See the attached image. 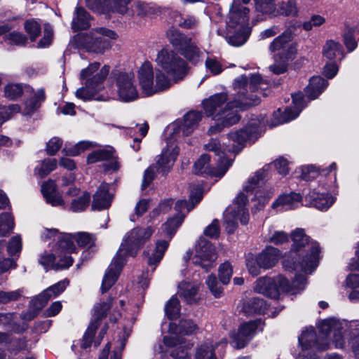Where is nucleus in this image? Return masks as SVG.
<instances>
[{
	"label": "nucleus",
	"mask_w": 359,
	"mask_h": 359,
	"mask_svg": "<svg viewBox=\"0 0 359 359\" xmlns=\"http://www.w3.org/2000/svg\"><path fill=\"white\" fill-rule=\"evenodd\" d=\"M263 82L259 74H251L250 77L242 75L235 79L233 88L236 93L232 101L227 102L228 96L225 93H217L203 100V107L208 116H211L215 121L208 130L209 135L221 132L224 128L237 123L241 116L238 108L245 106L256 105L257 99H254L250 93L257 90Z\"/></svg>",
	"instance_id": "f257e3e1"
},
{
	"label": "nucleus",
	"mask_w": 359,
	"mask_h": 359,
	"mask_svg": "<svg viewBox=\"0 0 359 359\" xmlns=\"http://www.w3.org/2000/svg\"><path fill=\"white\" fill-rule=\"evenodd\" d=\"M255 11L270 18L277 17V4L275 0H253Z\"/></svg>",
	"instance_id": "e433bc0d"
},
{
	"label": "nucleus",
	"mask_w": 359,
	"mask_h": 359,
	"mask_svg": "<svg viewBox=\"0 0 359 359\" xmlns=\"http://www.w3.org/2000/svg\"><path fill=\"white\" fill-rule=\"evenodd\" d=\"M206 283L215 297H219L222 293V288L219 285L217 278L215 276L210 275L208 277Z\"/></svg>",
	"instance_id": "e2e57ef3"
},
{
	"label": "nucleus",
	"mask_w": 359,
	"mask_h": 359,
	"mask_svg": "<svg viewBox=\"0 0 359 359\" xmlns=\"http://www.w3.org/2000/svg\"><path fill=\"white\" fill-rule=\"evenodd\" d=\"M323 54L325 57L333 61L338 55H343V50L341 44L333 40L327 41L323 46Z\"/></svg>",
	"instance_id": "ea45409f"
},
{
	"label": "nucleus",
	"mask_w": 359,
	"mask_h": 359,
	"mask_svg": "<svg viewBox=\"0 0 359 359\" xmlns=\"http://www.w3.org/2000/svg\"><path fill=\"white\" fill-rule=\"evenodd\" d=\"M266 177V170L263 168L255 172V176L249 178L243 191L236 197L233 208H228L224 212V221L227 224V231L231 233L236 227V220L239 219L243 224H246L249 220L248 210L245 205L248 197L255 194L257 196L259 185Z\"/></svg>",
	"instance_id": "20e7f679"
},
{
	"label": "nucleus",
	"mask_w": 359,
	"mask_h": 359,
	"mask_svg": "<svg viewBox=\"0 0 359 359\" xmlns=\"http://www.w3.org/2000/svg\"><path fill=\"white\" fill-rule=\"evenodd\" d=\"M97 327L98 325L97 320H94L90 323L86 332L83 335V337L81 343V347L82 348H87L91 345L93 336L95 333Z\"/></svg>",
	"instance_id": "3c124183"
},
{
	"label": "nucleus",
	"mask_w": 359,
	"mask_h": 359,
	"mask_svg": "<svg viewBox=\"0 0 359 359\" xmlns=\"http://www.w3.org/2000/svg\"><path fill=\"white\" fill-rule=\"evenodd\" d=\"M296 27H287L280 35L275 38L269 45L271 52H276L287 48L293 39L294 30Z\"/></svg>",
	"instance_id": "2f4dec72"
},
{
	"label": "nucleus",
	"mask_w": 359,
	"mask_h": 359,
	"mask_svg": "<svg viewBox=\"0 0 359 359\" xmlns=\"http://www.w3.org/2000/svg\"><path fill=\"white\" fill-rule=\"evenodd\" d=\"M57 161L55 158H46L40 162L34 169L35 174L40 177H44L57 167Z\"/></svg>",
	"instance_id": "a19ab883"
},
{
	"label": "nucleus",
	"mask_w": 359,
	"mask_h": 359,
	"mask_svg": "<svg viewBox=\"0 0 359 359\" xmlns=\"http://www.w3.org/2000/svg\"><path fill=\"white\" fill-rule=\"evenodd\" d=\"M139 84L144 96H151L168 89L171 86L170 80L163 72H156L155 82L152 65L149 62H144L137 72Z\"/></svg>",
	"instance_id": "ddd939ff"
},
{
	"label": "nucleus",
	"mask_w": 359,
	"mask_h": 359,
	"mask_svg": "<svg viewBox=\"0 0 359 359\" xmlns=\"http://www.w3.org/2000/svg\"><path fill=\"white\" fill-rule=\"evenodd\" d=\"M112 75L116 81L117 94L123 102H132L138 98L139 93L133 72L114 71Z\"/></svg>",
	"instance_id": "dca6fc26"
},
{
	"label": "nucleus",
	"mask_w": 359,
	"mask_h": 359,
	"mask_svg": "<svg viewBox=\"0 0 359 359\" xmlns=\"http://www.w3.org/2000/svg\"><path fill=\"white\" fill-rule=\"evenodd\" d=\"M116 33L105 27H97L80 36L81 46L88 52L103 54L111 48V39H115Z\"/></svg>",
	"instance_id": "4468645a"
},
{
	"label": "nucleus",
	"mask_w": 359,
	"mask_h": 359,
	"mask_svg": "<svg viewBox=\"0 0 359 359\" xmlns=\"http://www.w3.org/2000/svg\"><path fill=\"white\" fill-rule=\"evenodd\" d=\"M179 149L177 147L171 145L164 149L156 159V170L166 175L171 170L177 156Z\"/></svg>",
	"instance_id": "393cba45"
},
{
	"label": "nucleus",
	"mask_w": 359,
	"mask_h": 359,
	"mask_svg": "<svg viewBox=\"0 0 359 359\" xmlns=\"http://www.w3.org/2000/svg\"><path fill=\"white\" fill-rule=\"evenodd\" d=\"M180 311V302L177 298L172 297L166 303L165 312L170 319H175L178 317Z\"/></svg>",
	"instance_id": "49530a36"
},
{
	"label": "nucleus",
	"mask_w": 359,
	"mask_h": 359,
	"mask_svg": "<svg viewBox=\"0 0 359 359\" xmlns=\"http://www.w3.org/2000/svg\"><path fill=\"white\" fill-rule=\"evenodd\" d=\"M73 258L67 255L66 252H61L59 244L56 255L43 254L39 259V263L46 269L51 268L55 270H62L68 269L73 264Z\"/></svg>",
	"instance_id": "412c9836"
},
{
	"label": "nucleus",
	"mask_w": 359,
	"mask_h": 359,
	"mask_svg": "<svg viewBox=\"0 0 359 359\" xmlns=\"http://www.w3.org/2000/svg\"><path fill=\"white\" fill-rule=\"evenodd\" d=\"M6 40L10 44L23 46H25L27 39L25 35L20 32H12L6 35Z\"/></svg>",
	"instance_id": "4d7b16f0"
},
{
	"label": "nucleus",
	"mask_w": 359,
	"mask_h": 359,
	"mask_svg": "<svg viewBox=\"0 0 359 359\" xmlns=\"http://www.w3.org/2000/svg\"><path fill=\"white\" fill-rule=\"evenodd\" d=\"M22 249V239L20 236L17 235L12 237L7 246V251L10 256L20 253Z\"/></svg>",
	"instance_id": "13d9d810"
},
{
	"label": "nucleus",
	"mask_w": 359,
	"mask_h": 359,
	"mask_svg": "<svg viewBox=\"0 0 359 359\" xmlns=\"http://www.w3.org/2000/svg\"><path fill=\"white\" fill-rule=\"evenodd\" d=\"M154 229L151 227L134 228L124 236L121 246L108 266L102 282V292L108 291L116 283L126 262L128 256H135L151 238Z\"/></svg>",
	"instance_id": "f03ea898"
},
{
	"label": "nucleus",
	"mask_w": 359,
	"mask_h": 359,
	"mask_svg": "<svg viewBox=\"0 0 359 359\" xmlns=\"http://www.w3.org/2000/svg\"><path fill=\"white\" fill-rule=\"evenodd\" d=\"M312 205L320 210H327L334 203V198L328 194L311 192L309 194Z\"/></svg>",
	"instance_id": "c9c22d12"
},
{
	"label": "nucleus",
	"mask_w": 359,
	"mask_h": 359,
	"mask_svg": "<svg viewBox=\"0 0 359 359\" xmlns=\"http://www.w3.org/2000/svg\"><path fill=\"white\" fill-rule=\"evenodd\" d=\"M327 81L320 76H313L305 89L309 100L316 99L327 86Z\"/></svg>",
	"instance_id": "473e14b6"
},
{
	"label": "nucleus",
	"mask_w": 359,
	"mask_h": 359,
	"mask_svg": "<svg viewBox=\"0 0 359 359\" xmlns=\"http://www.w3.org/2000/svg\"><path fill=\"white\" fill-rule=\"evenodd\" d=\"M111 306V299L109 298L105 302H102L95 305L94 313L97 319L106 316ZM98 322V320H96Z\"/></svg>",
	"instance_id": "6e6d98bb"
},
{
	"label": "nucleus",
	"mask_w": 359,
	"mask_h": 359,
	"mask_svg": "<svg viewBox=\"0 0 359 359\" xmlns=\"http://www.w3.org/2000/svg\"><path fill=\"white\" fill-rule=\"evenodd\" d=\"M184 218V215L178 213L175 217L169 219L163 225V229L167 235L169 236L170 239L175 234L177 229L182 224Z\"/></svg>",
	"instance_id": "79ce46f5"
},
{
	"label": "nucleus",
	"mask_w": 359,
	"mask_h": 359,
	"mask_svg": "<svg viewBox=\"0 0 359 359\" xmlns=\"http://www.w3.org/2000/svg\"><path fill=\"white\" fill-rule=\"evenodd\" d=\"M291 236L293 241L291 253L296 254L299 260L292 262L289 257L285 259L284 268L287 271H302L306 273H311L317 267L319 261L318 243L310 241V238L305 235L302 229L293 231Z\"/></svg>",
	"instance_id": "7ed1b4c3"
},
{
	"label": "nucleus",
	"mask_w": 359,
	"mask_h": 359,
	"mask_svg": "<svg viewBox=\"0 0 359 359\" xmlns=\"http://www.w3.org/2000/svg\"><path fill=\"white\" fill-rule=\"evenodd\" d=\"M109 185L102 183L93 196L92 209L101 210L110 207L112 196L109 194Z\"/></svg>",
	"instance_id": "cd10ccee"
},
{
	"label": "nucleus",
	"mask_w": 359,
	"mask_h": 359,
	"mask_svg": "<svg viewBox=\"0 0 359 359\" xmlns=\"http://www.w3.org/2000/svg\"><path fill=\"white\" fill-rule=\"evenodd\" d=\"M201 118V112L191 111L184 115L183 121H177L171 125L170 128L174 135H177L182 133V135L187 136L195 130Z\"/></svg>",
	"instance_id": "4be33fe9"
},
{
	"label": "nucleus",
	"mask_w": 359,
	"mask_h": 359,
	"mask_svg": "<svg viewBox=\"0 0 359 359\" xmlns=\"http://www.w3.org/2000/svg\"><path fill=\"white\" fill-rule=\"evenodd\" d=\"M215 259V247L209 241L201 238L196 245L192 262L208 271L213 267Z\"/></svg>",
	"instance_id": "a211bd4d"
},
{
	"label": "nucleus",
	"mask_w": 359,
	"mask_h": 359,
	"mask_svg": "<svg viewBox=\"0 0 359 359\" xmlns=\"http://www.w3.org/2000/svg\"><path fill=\"white\" fill-rule=\"evenodd\" d=\"M264 121L253 116L248 124L239 130L231 131L227 135L228 142H223L224 151L238 153L248 142L257 140L262 131Z\"/></svg>",
	"instance_id": "9d476101"
},
{
	"label": "nucleus",
	"mask_w": 359,
	"mask_h": 359,
	"mask_svg": "<svg viewBox=\"0 0 359 359\" xmlns=\"http://www.w3.org/2000/svg\"><path fill=\"white\" fill-rule=\"evenodd\" d=\"M198 327L190 320H182L178 324L170 323L169 331L175 334V336H166L163 338V342L167 347L172 348L170 355L175 359H184L188 355V349L193 346L191 343L182 337V335L194 334Z\"/></svg>",
	"instance_id": "0eeeda50"
},
{
	"label": "nucleus",
	"mask_w": 359,
	"mask_h": 359,
	"mask_svg": "<svg viewBox=\"0 0 359 359\" xmlns=\"http://www.w3.org/2000/svg\"><path fill=\"white\" fill-rule=\"evenodd\" d=\"M87 6L99 13H118L126 16L133 15L131 0H86Z\"/></svg>",
	"instance_id": "f3484780"
},
{
	"label": "nucleus",
	"mask_w": 359,
	"mask_h": 359,
	"mask_svg": "<svg viewBox=\"0 0 359 359\" xmlns=\"http://www.w3.org/2000/svg\"><path fill=\"white\" fill-rule=\"evenodd\" d=\"M198 285L196 283L182 282L178 286V293L187 303L192 304L196 302Z\"/></svg>",
	"instance_id": "4c0bfd02"
},
{
	"label": "nucleus",
	"mask_w": 359,
	"mask_h": 359,
	"mask_svg": "<svg viewBox=\"0 0 359 359\" xmlns=\"http://www.w3.org/2000/svg\"><path fill=\"white\" fill-rule=\"evenodd\" d=\"M14 227L13 218L8 213L0 215V236H5L9 233Z\"/></svg>",
	"instance_id": "a18cd8bd"
},
{
	"label": "nucleus",
	"mask_w": 359,
	"mask_h": 359,
	"mask_svg": "<svg viewBox=\"0 0 359 359\" xmlns=\"http://www.w3.org/2000/svg\"><path fill=\"white\" fill-rule=\"evenodd\" d=\"M20 107L18 104H11L8 107L0 105V125L11 118L16 113H18Z\"/></svg>",
	"instance_id": "603ef678"
},
{
	"label": "nucleus",
	"mask_w": 359,
	"mask_h": 359,
	"mask_svg": "<svg viewBox=\"0 0 359 359\" xmlns=\"http://www.w3.org/2000/svg\"><path fill=\"white\" fill-rule=\"evenodd\" d=\"M41 192L46 202L52 206L65 208V201L56 189V185L53 180H48L41 186Z\"/></svg>",
	"instance_id": "c85d7f7f"
},
{
	"label": "nucleus",
	"mask_w": 359,
	"mask_h": 359,
	"mask_svg": "<svg viewBox=\"0 0 359 359\" xmlns=\"http://www.w3.org/2000/svg\"><path fill=\"white\" fill-rule=\"evenodd\" d=\"M68 284L67 280H63L48 287L37 296L36 304L40 308L43 307L50 299L57 297L63 292Z\"/></svg>",
	"instance_id": "a878e982"
},
{
	"label": "nucleus",
	"mask_w": 359,
	"mask_h": 359,
	"mask_svg": "<svg viewBox=\"0 0 359 359\" xmlns=\"http://www.w3.org/2000/svg\"><path fill=\"white\" fill-rule=\"evenodd\" d=\"M232 273V266L229 263H224L219 268V277L220 281L224 285L229 283Z\"/></svg>",
	"instance_id": "bf43d9fd"
},
{
	"label": "nucleus",
	"mask_w": 359,
	"mask_h": 359,
	"mask_svg": "<svg viewBox=\"0 0 359 359\" xmlns=\"http://www.w3.org/2000/svg\"><path fill=\"white\" fill-rule=\"evenodd\" d=\"M321 334L323 335L321 337L323 338L324 336L326 337H331V334H333L332 332L330 335H326L325 333L321 332ZM319 337L318 339H316V334L313 327L306 328L305 330H303L301 335L298 338L299 344L302 346V348L304 350L309 349L313 346H316L317 349L320 351H325L330 348V343L325 340V341H320Z\"/></svg>",
	"instance_id": "5701e85b"
},
{
	"label": "nucleus",
	"mask_w": 359,
	"mask_h": 359,
	"mask_svg": "<svg viewBox=\"0 0 359 359\" xmlns=\"http://www.w3.org/2000/svg\"><path fill=\"white\" fill-rule=\"evenodd\" d=\"M262 321L256 320L243 323L236 333H231V344L236 348H242L252 339L257 330H262Z\"/></svg>",
	"instance_id": "aec40b11"
},
{
	"label": "nucleus",
	"mask_w": 359,
	"mask_h": 359,
	"mask_svg": "<svg viewBox=\"0 0 359 359\" xmlns=\"http://www.w3.org/2000/svg\"><path fill=\"white\" fill-rule=\"evenodd\" d=\"M157 71L163 72L172 81L176 83L183 79L187 74L186 62L173 50L162 49L156 56Z\"/></svg>",
	"instance_id": "f8f14e48"
},
{
	"label": "nucleus",
	"mask_w": 359,
	"mask_h": 359,
	"mask_svg": "<svg viewBox=\"0 0 359 359\" xmlns=\"http://www.w3.org/2000/svg\"><path fill=\"white\" fill-rule=\"evenodd\" d=\"M302 196L299 194L291 193L280 196L272 205L273 208L279 211L293 210L299 206Z\"/></svg>",
	"instance_id": "c756f323"
},
{
	"label": "nucleus",
	"mask_w": 359,
	"mask_h": 359,
	"mask_svg": "<svg viewBox=\"0 0 359 359\" xmlns=\"http://www.w3.org/2000/svg\"><path fill=\"white\" fill-rule=\"evenodd\" d=\"M22 92V86L19 83H8L4 88V96L10 100L20 97Z\"/></svg>",
	"instance_id": "8fccbe9b"
},
{
	"label": "nucleus",
	"mask_w": 359,
	"mask_h": 359,
	"mask_svg": "<svg viewBox=\"0 0 359 359\" xmlns=\"http://www.w3.org/2000/svg\"><path fill=\"white\" fill-rule=\"evenodd\" d=\"M205 149L208 151H214L216 155L219 156L217 167L211 168L210 165V156L208 154H203L194 163V173L222 177L231 166V162L225 157L224 151L222 150L220 143L217 140H211L209 143L205 145Z\"/></svg>",
	"instance_id": "9b49d317"
},
{
	"label": "nucleus",
	"mask_w": 359,
	"mask_h": 359,
	"mask_svg": "<svg viewBox=\"0 0 359 359\" xmlns=\"http://www.w3.org/2000/svg\"><path fill=\"white\" fill-rule=\"evenodd\" d=\"M257 262L262 269H269L273 267L280 257V250L274 247H266L256 256Z\"/></svg>",
	"instance_id": "bb28decb"
},
{
	"label": "nucleus",
	"mask_w": 359,
	"mask_h": 359,
	"mask_svg": "<svg viewBox=\"0 0 359 359\" xmlns=\"http://www.w3.org/2000/svg\"><path fill=\"white\" fill-rule=\"evenodd\" d=\"M205 65L206 69L212 75H218L223 71L222 65L215 58L208 57Z\"/></svg>",
	"instance_id": "680f3d73"
},
{
	"label": "nucleus",
	"mask_w": 359,
	"mask_h": 359,
	"mask_svg": "<svg viewBox=\"0 0 359 359\" xmlns=\"http://www.w3.org/2000/svg\"><path fill=\"white\" fill-rule=\"evenodd\" d=\"M100 62H95L81 72V79L84 81L85 86L79 88L75 95L83 101L89 100L103 88V83L109 74L110 67L104 65L100 69Z\"/></svg>",
	"instance_id": "1a4fd4ad"
},
{
	"label": "nucleus",
	"mask_w": 359,
	"mask_h": 359,
	"mask_svg": "<svg viewBox=\"0 0 359 359\" xmlns=\"http://www.w3.org/2000/svg\"><path fill=\"white\" fill-rule=\"evenodd\" d=\"M167 36L170 43L182 55L193 63L198 61L201 52L191 38L175 29H169Z\"/></svg>",
	"instance_id": "2eb2a0df"
},
{
	"label": "nucleus",
	"mask_w": 359,
	"mask_h": 359,
	"mask_svg": "<svg viewBox=\"0 0 359 359\" xmlns=\"http://www.w3.org/2000/svg\"><path fill=\"white\" fill-rule=\"evenodd\" d=\"M168 247V241L163 240L156 242L154 252L148 258V264L152 267V271L155 270L156 264H158L163 258L164 252L167 250Z\"/></svg>",
	"instance_id": "58836bf2"
},
{
	"label": "nucleus",
	"mask_w": 359,
	"mask_h": 359,
	"mask_svg": "<svg viewBox=\"0 0 359 359\" xmlns=\"http://www.w3.org/2000/svg\"><path fill=\"white\" fill-rule=\"evenodd\" d=\"M206 283L215 297H219L222 293V288L219 285L217 278L215 276L210 275L208 277Z\"/></svg>",
	"instance_id": "0e129e2a"
},
{
	"label": "nucleus",
	"mask_w": 359,
	"mask_h": 359,
	"mask_svg": "<svg viewBox=\"0 0 359 359\" xmlns=\"http://www.w3.org/2000/svg\"><path fill=\"white\" fill-rule=\"evenodd\" d=\"M90 15L86 11L81 7H76L74 12V17L72 22V28L74 31L86 29L90 27Z\"/></svg>",
	"instance_id": "f704fd0d"
},
{
	"label": "nucleus",
	"mask_w": 359,
	"mask_h": 359,
	"mask_svg": "<svg viewBox=\"0 0 359 359\" xmlns=\"http://www.w3.org/2000/svg\"><path fill=\"white\" fill-rule=\"evenodd\" d=\"M219 226L217 219H213L212 223L204 230V234L212 238H217L219 236Z\"/></svg>",
	"instance_id": "774afa93"
},
{
	"label": "nucleus",
	"mask_w": 359,
	"mask_h": 359,
	"mask_svg": "<svg viewBox=\"0 0 359 359\" xmlns=\"http://www.w3.org/2000/svg\"><path fill=\"white\" fill-rule=\"evenodd\" d=\"M25 29L29 34L31 41H35L41 34V26L34 20L26 21L25 23Z\"/></svg>",
	"instance_id": "864d4df0"
},
{
	"label": "nucleus",
	"mask_w": 359,
	"mask_h": 359,
	"mask_svg": "<svg viewBox=\"0 0 359 359\" xmlns=\"http://www.w3.org/2000/svg\"><path fill=\"white\" fill-rule=\"evenodd\" d=\"M250 9L239 1H234L226 19V37L235 46L245 43L250 35L248 25Z\"/></svg>",
	"instance_id": "423d86ee"
},
{
	"label": "nucleus",
	"mask_w": 359,
	"mask_h": 359,
	"mask_svg": "<svg viewBox=\"0 0 359 359\" xmlns=\"http://www.w3.org/2000/svg\"><path fill=\"white\" fill-rule=\"evenodd\" d=\"M266 239L274 245H280L289 241V236L283 231H274Z\"/></svg>",
	"instance_id": "5fc2aeb1"
},
{
	"label": "nucleus",
	"mask_w": 359,
	"mask_h": 359,
	"mask_svg": "<svg viewBox=\"0 0 359 359\" xmlns=\"http://www.w3.org/2000/svg\"><path fill=\"white\" fill-rule=\"evenodd\" d=\"M90 198V194L84 192L81 196L72 199L69 210L73 212L84 211L88 206Z\"/></svg>",
	"instance_id": "37998d69"
},
{
	"label": "nucleus",
	"mask_w": 359,
	"mask_h": 359,
	"mask_svg": "<svg viewBox=\"0 0 359 359\" xmlns=\"http://www.w3.org/2000/svg\"><path fill=\"white\" fill-rule=\"evenodd\" d=\"M22 293V291L21 290L10 292H4L0 290V302L6 304L12 301H16L21 297Z\"/></svg>",
	"instance_id": "052dcab7"
},
{
	"label": "nucleus",
	"mask_w": 359,
	"mask_h": 359,
	"mask_svg": "<svg viewBox=\"0 0 359 359\" xmlns=\"http://www.w3.org/2000/svg\"><path fill=\"white\" fill-rule=\"evenodd\" d=\"M266 301L259 297H253L245 302L242 311L246 316L264 314L267 309Z\"/></svg>",
	"instance_id": "7c9ffc66"
},
{
	"label": "nucleus",
	"mask_w": 359,
	"mask_h": 359,
	"mask_svg": "<svg viewBox=\"0 0 359 359\" xmlns=\"http://www.w3.org/2000/svg\"><path fill=\"white\" fill-rule=\"evenodd\" d=\"M301 170V178L306 181L315 179L318 175V170L313 165L302 166Z\"/></svg>",
	"instance_id": "338daca9"
},
{
	"label": "nucleus",
	"mask_w": 359,
	"mask_h": 359,
	"mask_svg": "<svg viewBox=\"0 0 359 359\" xmlns=\"http://www.w3.org/2000/svg\"><path fill=\"white\" fill-rule=\"evenodd\" d=\"M277 17H297L299 15V8L297 0H282L277 4Z\"/></svg>",
	"instance_id": "72a5a7b5"
},
{
	"label": "nucleus",
	"mask_w": 359,
	"mask_h": 359,
	"mask_svg": "<svg viewBox=\"0 0 359 359\" xmlns=\"http://www.w3.org/2000/svg\"><path fill=\"white\" fill-rule=\"evenodd\" d=\"M206 283L215 297H219L222 293V288L219 285L217 278L215 276L210 275L208 277Z\"/></svg>",
	"instance_id": "69168bd1"
},
{
	"label": "nucleus",
	"mask_w": 359,
	"mask_h": 359,
	"mask_svg": "<svg viewBox=\"0 0 359 359\" xmlns=\"http://www.w3.org/2000/svg\"><path fill=\"white\" fill-rule=\"evenodd\" d=\"M76 241L78 246L81 248H90L95 242L93 235L87 232H78L75 234H65L59 241V247L61 252H66L67 255L75 252L76 246L74 243Z\"/></svg>",
	"instance_id": "6ab92c4d"
},
{
	"label": "nucleus",
	"mask_w": 359,
	"mask_h": 359,
	"mask_svg": "<svg viewBox=\"0 0 359 359\" xmlns=\"http://www.w3.org/2000/svg\"><path fill=\"white\" fill-rule=\"evenodd\" d=\"M130 11H133V15L130 17L138 16L144 17L151 12V7L142 1H135L130 6Z\"/></svg>",
	"instance_id": "de8ad7c7"
},
{
	"label": "nucleus",
	"mask_w": 359,
	"mask_h": 359,
	"mask_svg": "<svg viewBox=\"0 0 359 359\" xmlns=\"http://www.w3.org/2000/svg\"><path fill=\"white\" fill-rule=\"evenodd\" d=\"M215 345L212 342H205L196 350V359H217L214 350Z\"/></svg>",
	"instance_id": "c03bdc74"
},
{
	"label": "nucleus",
	"mask_w": 359,
	"mask_h": 359,
	"mask_svg": "<svg viewBox=\"0 0 359 359\" xmlns=\"http://www.w3.org/2000/svg\"><path fill=\"white\" fill-rule=\"evenodd\" d=\"M292 97L294 104L293 108H286L284 113L281 114L280 117L277 120L276 123L272 125V126L286 123L296 118L302 109L306 106L307 103L305 102L304 96L302 93L299 92L294 93L292 95Z\"/></svg>",
	"instance_id": "b1692460"
},
{
	"label": "nucleus",
	"mask_w": 359,
	"mask_h": 359,
	"mask_svg": "<svg viewBox=\"0 0 359 359\" xmlns=\"http://www.w3.org/2000/svg\"><path fill=\"white\" fill-rule=\"evenodd\" d=\"M306 285V279L303 275H297L292 284L282 276L276 278L262 277L256 281L254 290L270 298L277 299L280 292L301 291L304 289Z\"/></svg>",
	"instance_id": "6e6552de"
},
{
	"label": "nucleus",
	"mask_w": 359,
	"mask_h": 359,
	"mask_svg": "<svg viewBox=\"0 0 359 359\" xmlns=\"http://www.w3.org/2000/svg\"><path fill=\"white\" fill-rule=\"evenodd\" d=\"M323 333L330 335L332 332V342L336 348L350 347L355 355L359 358V323L348 322L345 320L328 318L320 324Z\"/></svg>",
	"instance_id": "39448f33"
},
{
	"label": "nucleus",
	"mask_w": 359,
	"mask_h": 359,
	"mask_svg": "<svg viewBox=\"0 0 359 359\" xmlns=\"http://www.w3.org/2000/svg\"><path fill=\"white\" fill-rule=\"evenodd\" d=\"M95 146V144L92 142L81 141L72 148L65 147L63 151L69 156H75L79 155L86 149Z\"/></svg>",
	"instance_id": "09e8293b"
}]
</instances>
